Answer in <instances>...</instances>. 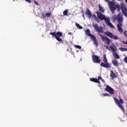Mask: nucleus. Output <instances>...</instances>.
<instances>
[{"label": "nucleus", "instance_id": "obj_1", "mask_svg": "<svg viewBox=\"0 0 127 127\" xmlns=\"http://www.w3.org/2000/svg\"><path fill=\"white\" fill-rule=\"evenodd\" d=\"M96 14L97 15V17L100 19V20H105L106 25L108 26H110L111 28H115L114 25L110 21V17H106V15L103 14L101 12L99 11H96Z\"/></svg>", "mask_w": 127, "mask_h": 127}, {"label": "nucleus", "instance_id": "obj_2", "mask_svg": "<svg viewBox=\"0 0 127 127\" xmlns=\"http://www.w3.org/2000/svg\"><path fill=\"white\" fill-rule=\"evenodd\" d=\"M108 2L109 7L112 13H115V11L117 9L118 12L121 11V5L119 4L115 3L114 2L110 1V0H105Z\"/></svg>", "mask_w": 127, "mask_h": 127}, {"label": "nucleus", "instance_id": "obj_3", "mask_svg": "<svg viewBox=\"0 0 127 127\" xmlns=\"http://www.w3.org/2000/svg\"><path fill=\"white\" fill-rule=\"evenodd\" d=\"M119 98L120 100H119V99L116 97H114L113 99L115 101L116 105H117V106H118V107H119V108L122 110L123 113H125V108H124V106H123V104H124V100L121 98V97Z\"/></svg>", "mask_w": 127, "mask_h": 127}, {"label": "nucleus", "instance_id": "obj_4", "mask_svg": "<svg viewBox=\"0 0 127 127\" xmlns=\"http://www.w3.org/2000/svg\"><path fill=\"white\" fill-rule=\"evenodd\" d=\"M85 33L87 36H89V37L91 38L92 40H93V43H94L95 45H96V47H98L99 45V43H98V41H97V39L96 38V37L90 33V30L87 29L85 31Z\"/></svg>", "mask_w": 127, "mask_h": 127}, {"label": "nucleus", "instance_id": "obj_5", "mask_svg": "<svg viewBox=\"0 0 127 127\" xmlns=\"http://www.w3.org/2000/svg\"><path fill=\"white\" fill-rule=\"evenodd\" d=\"M50 34L51 35H52L57 39L58 41L59 42H61L62 41V39H61L60 37H62V36L63 35V34H62V32H50Z\"/></svg>", "mask_w": 127, "mask_h": 127}, {"label": "nucleus", "instance_id": "obj_6", "mask_svg": "<svg viewBox=\"0 0 127 127\" xmlns=\"http://www.w3.org/2000/svg\"><path fill=\"white\" fill-rule=\"evenodd\" d=\"M103 58V62L104 63L102 62L100 64V66H101V67H104V68H111V65L108 63V59H107L106 55H104Z\"/></svg>", "mask_w": 127, "mask_h": 127}, {"label": "nucleus", "instance_id": "obj_7", "mask_svg": "<svg viewBox=\"0 0 127 127\" xmlns=\"http://www.w3.org/2000/svg\"><path fill=\"white\" fill-rule=\"evenodd\" d=\"M93 27L98 33H103L104 32V27L102 26L99 27L97 23H95L93 25Z\"/></svg>", "mask_w": 127, "mask_h": 127}, {"label": "nucleus", "instance_id": "obj_8", "mask_svg": "<svg viewBox=\"0 0 127 127\" xmlns=\"http://www.w3.org/2000/svg\"><path fill=\"white\" fill-rule=\"evenodd\" d=\"M121 9L123 14H124L125 16H127V6L125 5V3H122L121 4L120 10Z\"/></svg>", "mask_w": 127, "mask_h": 127}, {"label": "nucleus", "instance_id": "obj_9", "mask_svg": "<svg viewBox=\"0 0 127 127\" xmlns=\"http://www.w3.org/2000/svg\"><path fill=\"white\" fill-rule=\"evenodd\" d=\"M105 91H106V92H108L110 95L115 94V90L113 89V88L111 87V86L109 85L106 86V88H105Z\"/></svg>", "mask_w": 127, "mask_h": 127}, {"label": "nucleus", "instance_id": "obj_10", "mask_svg": "<svg viewBox=\"0 0 127 127\" xmlns=\"http://www.w3.org/2000/svg\"><path fill=\"white\" fill-rule=\"evenodd\" d=\"M117 20L119 22V24L121 26H123V14H122V13H119L117 15Z\"/></svg>", "mask_w": 127, "mask_h": 127}, {"label": "nucleus", "instance_id": "obj_11", "mask_svg": "<svg viewBox=\"0 0 127 127\" xmlns=\"http://www.w3.org/2000/svg\"><path fill=\"white\" fill-rule=\"evenodd\" d=\"M92 61L94 63H101V60H100V57L95 55H92Z\"/></svg>", "mask_w": 127, "mask_h": 127}, {"label": "nucleus", "instance_id": "obj_12", "mask_svg": "<svg viewBox=\"0 0 127 127\" xmlns=\"http://www.w3.org/2000/svg\"><path fill=\"white\" fill-rule=\"evenodd\" d=\"M110 77L112 80H114V79H116L118 77L117 74L115 73L113 71V70L111 71V73H110Z\"/></svg>", "mask_w": 127, "mask_h": 127}, {"label": "nucleus", "instance_id": "obj_13", "mask_svg": "<svg viewBox=\"0 0 127 127\" xmlns=\"http://www.w3.org/2000/svg\"><path fill=\"white\" fill-rule=\"evenodd\" d=\"M90 81H91V82H94V83H97L98 84H99V85L101 84V82L100 81H98V79H97V78H91L90 79Z\"/></svg>", "mask_w": 127, "mask_h": 127}, {"label": "nucleus", "instance_id": "obj_14", "mask_svg": "<svg viewBox=\"0 0 127 127\" xmlns=\"http://www.w3.org/2000/svg\"><path fill=\"white\" fill-rule=\"evenodd\" d=\"M85 14L88 15V17L90 18L92 17V13H91V11H90V10L88 8L86 9V12H85Z\"/></svg>", "mask_w": 127, "mask_h": 127}, {"label": "nucleus", "instance_id": "obj_15", "mask_svg": "<svg viewBox=\"0 0 127 127\" xmlns=\"http://www.w3.org/2000/svg\"><path fill=\"white\" fill-rule=\"evenodd\" d=\"M121 25L120 24H117V27H118V30L121 33H123L124 32V31L123 30V28H122V27H121Z\"/></svg>", "mask_w": 127, "mask_h": 127}, {"label": "nucleus", "instance_id": "obj_16", "mask_svg": "<svg viewBox=\"0 0 127 127\" xmlns=\"http://www.w3.org/2000/svg\"><path fill=\"white\" fill-rule=\"evenodd\" d=\"M105 34L107 36H108V37H110V38H113L114 35L113 33L110 32H106L105 33Z\"/></svg>", "mask_w": 127, "mask_h": 127}, {"label": "nucleus", "instance_id": "obj_17", "mask_svg": "<svg viewBox=\"0 0 127 127\" xmlns=\"http://www.w3.org/2000/svg\"><path fill=\"white\" fill-rule=\"evenodd\" d=\"M110 48L111 49L112 51L114 52V53H116V52L117 51V47H114L113 45H110Z\"/></svg>", "mask_w": 127, "mask_h": 127}, {"label": "nucleus", "instance_id": "obj_18", "mask_svg": "<svg viewBox=\"0 0 127 127\" xmlns=\"http://www.w3.org/2000/svg\"><path fill=\"white\" fill-rule=\"evenodd\" d=\"M105 38L106 44H107V45H110L111 44V40L109 39V38H108L107 37H105Z\"/></svg>", "mask_w": 127, "mask_h": 127}, {"label": "nucleus", "instance_id": "obj_19", "mask_svg": "<svg viewBox=\"0 0 127 127\" xmlns=\"http://www.w3.org/2000/svg\"><path fill=\"white\" fill-rule=\"evenodd\" d=\"M112 64L116 67H119V63H118V61H117V60H114L112 61Z\"/></svg>", "mask_w": 127, "mask_h": 127}, {"label": "nucleus", "instance_id": "obj_20", "mask_svg": "<svg viewBox=\"0 0 127 127\" xmlns=\"http://www.w3.org/2000/svg\"><path fill=\"white\" fill-rule=\"evenodd\" d=\"M113 56L115 59H120V56L118 55V53H117V52L114 53Z\"/></svg>", "mask_w": 127, "mask_h": 127}, {"label": "nucleus", "instance_id": "obj_21", "mask_svg": "<svg viewBox=\"0 0 127 127\" xmlns=\"http://www.w3.org/2000/svg\"><path fill=\"white\" fill-rule=\"evenodd\" d=\"M99 35L101 36V38L102 41H106V37H107V36H105L106 37H104V36L101 33H99Z\"/></svg>", "mask_w": 127, "mask_h": 127}, {"label": "nucleus", "instance_id": "obj_22", "mask_svg": "<svg viewBox=\"0 0 127 127\" xmlns=\"http://www.w3.org/2000/svg\"><path fill=\"white\" fill-rule=\"evenodd\" d=\"M99 10H100V11H101V12H105V10L104 9V8H103V7H102L100 5H99Z\"/></svg>", "mask_w": 127, "mask_h": 127}, {"label": "nucleus", "instance_id": "obj_23", "mask_svg": "<svg viewBox=\"0 0 127 127\" xmlns=\"http://www.w3.org/2000/svg\"><path fill=\"white\" fill-rule=\"evenodd\" d=\"M75 25H76V27H77V28H78L79 29H83V27H82L81 25H80V24H79L78 23H76Z\"/></svg>", "mask_w": 127, "mask_h": 127}, {"label": "nucleus", "instance_id": "obj_24", "mask_svg": "<svg viewBox=\"0 0 127 127\" xmlns=\"http://www.w3.org/2000/svg\"><path fill=\"white\" fill-rule=\"evenodd\" d=\"M63 14L64 15H65V16H67V15H68V10L65 9L64 11Z\"/></svg>", "mask_w": 127, "mask_h": 127}, {"label": "nucleus", "instance_id": "obj_25", "mask_svg": "<svg viewBox=\"0 0 127 127\" xmlns=\"http://www.w3.org/2000/svg\"><path fill=\"white\" fill-rule=\"evenodd\" d=\"M119 50H121V51L124 52V51H127V48H120Z\"/></svg>", "mask_w": 127, "mask_h": 127}, {"label": "nucleus", "instance_id": "obj_26", "mask_svg": "<svg viewBox=\"0 0 127 127\" xmlns=\"http://www.w3.org/2000/svg\"><path fill=\"white\" fill-rule=\"evenodd\" d=\"M102 95L104 96V97H111V95L108 93H104L102 94Z\"/></svg>", "mask_w": 127, "mask_h": 127}, {"label": "nucleus", "instance_id": "obj_27", "mask_svg": "<svg viewBox=\"0 0 127 127\" xmlns=\"http://www.w3.org/2000/svg\"><path fill=\"white\" fill-rule=\"evenodd\" d=\"M74 47L75 48H77V49H81V48H82V47H81V46H79V45H75Z\"/></svg>", "mask_w": 127, "mask_h": 127}, {"label": "nucleus", "instance_id": "obj_28", "mask_svg": "<svg viewBox=\"0 0 127 127\" xmlns=\"http://www.w3.org/2000/svg\"><path fill=\"white\" fill-rule=\"evenodd\" d=\"M51 16V13L50 12H48L46 14V16H47V17H49Z\"/></svg>", "mask_w": 127, "mask_h": 127}, {"label": "nucleus", "instance_id": "obj_29", "mask_svg": "<svg viewBox=\"0 0 127 127\" xmlns=\"http://www.w3.org/2000/svg\"><path fill=\"white\" fill-rule=\"evenodd\" d=\"M113 38L114 39H115V40H117L119 39V37H118V36H114L113 35Z\"/></svg>", "mask_w": 127, "mask_h": 127}, {"label": "nucleus", "instance_id": "obj_30", "mask_svg": "<svg viewBox=\"0 0 127 127\" xmlns=\"http://www.w3.org/2000/svg\"><path fill=\"white\" fill-rule=\"evenodd\" d=\"M124 35H125V37H127V31H125L124 32Z\"/></svg>", "mask_w": 127, "mask_h": 127}, {"label": "nucleus", "instance_id": "obj_31", "mask_svg": "<svg viewBox=\"0 0 127 127\" xmlns=\"http://www.w3.org/2000/svg\"><path fill=\"white\" fill-rule=\"evenodd\" d=\"M27 2H29V3H31V0H25Z\"/></svg>", "mask_w": 127, "mask_h": 127}, {"label": "nucleus", "instance_id": "obj_32", "mask_svg": "<svg viewBox=\"0 0 127 127\" xmlns=\"http://www.w3.org/2000/svg\"><path fill=\"white\" fill-rule=\"evenodd\" d=\"M105 47L106 49H109V50H110V48L108 46H105Z\"/></svg>", "mask_w": 127, "mask_h": 127}, {"label": "nucleus", "instance_id": "obj_33", "mask_svg": "<svg viewBox=\"0 0 127 127\" xmlns=\"http://www.w3.org/2000/svg\"><path fill=\"white\" fill-rule=\"evenodd\" d=\"M102 77H101V76H99L98 77V79H97V80H98V81H99V80H102Z\"/></svg>", "mask_w": 127, "mask_h": 127}, {"label": "nucleus", "instance_id": "obj_34", "mask_svg": "<svg viewBox=\"0 0 127 127\" xmlns=\"http://www.w3.org/2000/svg\"><path fill=\"white\" fill-rule=\"evenodd\" d=\"M34 2H35V4H36L37 5H39V4H38V2H37V1H34Z\"/></svg>", "mask_w": 127, "mask_h": 127}, {"label": "nucleus", "instance_id": "obj_35", "mask_svg": "<svg viewBox=\"0 0 127 127\" xmlns=\"http://www.w3.org/2000/svg\"><path fill=\"white\" fill-rule=\"evenodd\" d=\"M101 81L103 82V83H105V80H104L103 78H102Z\"/></svg>", "mask_w": 127, "mask_h": 127}, {"label": "nucleus", "instance_id": "obj_36", "mask_svg": "<svg viewBox=\"0 0 127 127\" xmlns=\"http://www.w3.org/2000/svg\"><path fill=\"white\" fill-rule=\"evenodd\" d=\"M68 34L69 35H72V33H71V32H68Z\"/></svg>", "mask_w": 127, "mask_h": 127}, {"label": "nucleus", "instance_id": "obj_37", "mask_svg": "<svg viewBox=\"0 0 127 127\" xmlns=\"http://www.w3.org/2000/svg\"><path fill=\"white\" fill-rule=\"evenodd\" d=\"M123 43H124V44H126V42H125V41H123Z\"/></svg>", "mask_w": 127, "mask_h": 127}, {"label": "nucleus", "instance_id": "obj_38", "mask_svg": "<svg viewBox=\"0 0 127 127\" xmlns=\"http://www.w3.org/2000/svg\"><path fill=\"white\" fill-rule=\"evenodd\" d=\"M126 3H127V0H125Z\"/></svg>", "mask_w": 127, "mask_h": 127}, {"label": "nucleus", "instance_id": "obj_39", "mask_svg": "<svg viewBox=\"0 0 127 127\" xmlns=\"http://www.w3.org/2000/svg\"><path fill=\"white\" fill-rule=\"evenodd\" d=\"M93 16H96V15L95 14L93 15Z\"/></svg>", "mask_w": 127, "mask_h": 127}, {"label": "nucleus", "instance_id": "obj_40", "mask_svg": "<svg viewBox=\"0 0 127 127\" xmlns=\"http://www.w3.org/2000/svg\"><path fill=\"white\" fill-rule=\"evenodd\" d=\"M126 44H127V41H126Z\"/></svg>", "mask_w": 127, "mask_h": 127}]
</instances>
